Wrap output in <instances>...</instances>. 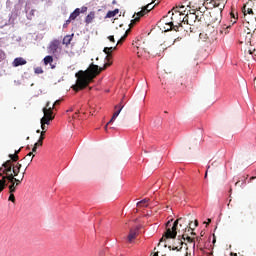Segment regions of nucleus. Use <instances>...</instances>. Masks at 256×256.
<instances>
[{"label":"nucleus","instance_id":"1","mask_svg":"<svg viewBox=\"0 0 256 256\" xmlns=\"http://www.w3.org/2000/svg\"><path fill=\"white\" fill-rule=\"evenodd\" d=\"M127 35L124 36H120V38H118V42L116 44V46L114 47H105L103 52L107 55L106 56V62L104 64V67L99 68L98 65L95 64H90L89 68L86 71H79L78 73H76V84L72 87V89L74 91H82V89H85L89 83H91V81H93V79L95 77H97V75H99V73H101V71H105V69L107 67H111V53H113V51H115V49H117V45H121V43H123L126 39Z\"/></svg>","mask_w":256,"mask_h":256},{"label":"nucleus","instance_id":"2","mask_svg":"<svg viewBox=\"0 0 256 256\" xmlns=\"http://www.w3.org/2000/svg\"><path fill=\"white\" fill-rule=\"evenodd\" d=\"M21 167V163H17L16 166L13 167V170H11V161H6L2 164V167H0V175H6L8 183L15 182V184L19 186L25 177L24 172L21 179L16 178L19 173H21Z\"/></svg>","mask_w":256,"mask_h":256},{"label":"nucleus","instance_id":"3","mask_svg":"<svg viewBox=\"0 0 256 256\" xmlns=\"http://www.w3.org/2000/svg\"><path fill=\"white\" fill-rule=\"evenodd\" d=\"M164 27L165 31H187L183 25H185V13L178 11L177 8L172 9L171 21L166 22Z\"/></svg>","mask_w":256,"mask_h":256},{"label":"nucleus","instance_id":"4","mask_svg":"<svg viewBox=\"0 0 256 256\" xmlns=\"http://www.w3.org/2000/svg\"><path fill=\"white\" fill-rule=\"evenodd\" d=\"M180 223V227H183V225L187 226V219L185 218H178L174 223L172 228H168L165 232V234L163 235V237L161 238L160 241H164V239H175V237H177V226Z\"/></svg>","mask_w":256,"mask_h":256},{"label":"nucleus","instance_id":"5","mask_svg":"<svg viewBox=\"0 0 256 256\" xmlns=\"http://www.w3.org/2000/svg\"><path fill=\"white\" fill-rule=\"evenodd\" d=\"M217 27L211 24H207L204 32L200 33V39H204V41H209V43H213V41L217 40Z\"/></svg>","mask_w":256,"mask_h":256},{"label":"nucleus","instance_id":"6","mask_svg":"<svg viewBox=\"0 0 256 256\" xmlns=\"http://www.w3.org/2000/svg\"><path fill=\"white\" fill-rule=\"evenodd\" d=\"M203 17H205L203 14H200L199 16L196 12L188 10L187 13L184 14V25H190V27H193L197 25V23H201Z\"/></svg>","mask_w":256,"mask_h":256},{"label":"nucleus","instance_id":"7","mask_svg":"<svg viewBox=\"0 0 256 256\" xmlns=\"http://www.w3.org/2000/svg\"><path fill=\"white\" fill-rule=\"evenodd\" d=\"M134 47L135 53H137L138 57H143L145 53H149L147 44L143 40H135L132 43Z\"/></svg>","mask_w":256,"mask_h":256},{"label":"nucleus","instance_id":"8","mask_svg":"<svg viewBox=\"0 0 256 256\" xmlns=\"http://www.w3.org/2000/svg\"><path fill=\"white\" fill-rule=\"evenodd\" d=\"M50 102L46 103V107L43 108L44 117L41 118V121H44V123H51L53 119H55V116H53V109H55V106L50 107Z\"/></svg>","mask_w":256,"mask_h":256},{"label":"nucleus","instance_id":"9","mask_svg":"<svg viewBox=\"0 0 256 256\" xmlns=\"http://www.w3.org/2000/svg\"><path fill=\"white\" fill-rule=\"evenodd\" d=\"M207 25H212L214 27H219L221 23V13L219 12H210L207 16Z\"/></svg>","mask_w":256,"mask_h":256},{"label":"nucleus","instance_id":"10","mask_svg":"<svg viewBox=\"0 0 256 256\" xmlns=\"http://www.w3.org/2000/svg\"><path fill=\"white\" fill-rule=\"evenodd\" d=\"M187 7L194 12L201 11V7H207V2L205 0H189Z\"/></svg>","mask_w":256,"mask_h":256},{"label":"nucleus","instance_id":"11","mask_svg":"<svg viewBox=\"0 0 256 256\" xmlns=\"http://www.w3.org/2000/svg\"><path fill=\"white\" fill-rule=\"evenodd\" d=\"M155 6H152V4H148L146 6H144L142 8V10L140 12L137 13V16L133 21L134 23H136V21H139V17H144L145 15H147V13H149V11L153 10Z\"/></svg>","mask_w":256,"mask_h":256},{"label":"nucleus","instance_id":"12","mask_svg":"<svg viewBox=\"0 0 256 256\" xmlns=\"http://www.w3.org/2000/svg\"><path fill=\"white\" fill-rule=\"evenodd\" d=\"M59 45H61V42L59 40L51 41L48 47L49 53H52V54L57 53V50L59 49Z\"/></svg>","mask_w":256,"mask_h":256},{"label":"nucleus","instance_id":"13","mask_svg":"<svg viewBox=\"0 0 256 256\" xmlns=\"http://www.w3.org/2000/svg\"><path fill=\"white\" fill-rule=\"evenodd\" d=\"M220 3H221V0H217L216 4L213 2H207L206 9H215V7H218V9L220 11H223L225 9V7H221Z\"/></svg>","mask_w":256,"mask_h":256},{"label":"nucleus","instance_id":"14","mask_svg":"<svg viewBox=\"0 0 256 256\" xmlns=\"http://www.w3.org/2000/svg\"><path fill=\"white\" fill-rule=\"evenodd\" d=\"M9 158L10 160V166H11V171H13V167H16L17 165L13 164V163H17V161H19V155L17 154H9Z\"/></svg>","mask_w":256,"mask_h":256},{"label":"nucleus","instance_id":"15","mask_svg":"<svg viewBox=\"0 0 256 256\" xmlns=\"http://www.w3.org/2000/svg\"><path fill=\"white\" fill-rule=\"evenodd\" d=\"M12 65H13V67H19L21 65H27V60H25L22 57H18V58L14 59Z\"/></svg>","mask_w":256,"mask_h":256},{"label":"nucleus","instance_id":"16","mask_svg":"<svg viewBox=\"0 0 256 256\" xmlns=\"http://www.w3.org/2000/svg\"><path fill=\"white\" fill-rule=\"evenodd\" d=\"M177 39H179V37H168L162 45L165 47H171L172 45H175V41H177Z\"/></svg>","mask_w":256,"mask_h":256},{"label":"nucleus","instance_id":"17","mask_svg":"<svg viewBox=\"0 0 256 256\" xmlns=\"http://www.w3.org/2000/svg\"><path fill=\"white\" fill-rule=\"evenodd\" d=\"M115 109H118V110L116 112H114L109 123H113V121H115V119H117L119 117V113H121V111H123V106H121V105L115 106Z\"/></svg>","mask_w":256,"mask_h":256},{"label":"nucleus","instance_id":"18","mask_svg":"<svg viewBox=\"0 0 256 256\" xmlns=\"http://www.w3.org/2000/svg\"><path fill=\"white\" fill-rule=\"evenodd\" d=\"M199 226V221L195 220L194 226H193V222H189L188 226L185 227V232L189 233V231H195V227Z\"/></svg>","mask_w":256,"mask_h":256},{"label":"nucleus","instance_id":"19","mask_svg":"<svg viewBox=\"0 0 256 256\" xmlns=\"http://www.w3.org/2000/svg\"><path fill=\"white\" fill-rule=\"evenodd\" d=\"M7 174L0 175V191H3L7 187Z\"/></svg>","mask_w":256,"mask_h":256},{"label":"nucleus","instance_id":"20","mask_svg":"<svg viewBox=\"0 0 256 256\" xmlns=\"http://www.w3.org/2000/svg\"><path fill=\"white\" fill-rule=\"evenodd\" d=\"M137 233H139L138 229H131L128 235V241L131 243L137 237Z\"/></svg>","mask_w":256,"mask_h":256},{"label":"nucleus","instance_id":"21","mask_svg":"<svg viewBox=\"0 0 256 256\" xmlns=\"http://www.w3.org/2000/svg\"><path fill=\"white\" fill-rule=\"evenodd\" d=\"M79 15H81V9L76 8L71 14H70V20L75 21Z\"/></svg>","mask_w":256,"mask_h":256},{"label":"nucleus","instance_id":"22","mask_svg":"<svg viewBox=\"0 0 256 256\" xmlns=\"http://www.w3.org/2000/svg\"><path fill=\"white\" fill-rule=\"evenodd\" d=\"M93 19H95V12H90L85 18L86 25H90V23H93Z\"/></svg>","mask_w":256,"mask_h":256},{"label":"nucleus","instance_id":"23","mask_svg":"<svg viewBox=\"0 0 256 256\" xmlns=\"http://www.w3.org/2000/svg\"><path fill=\"white\" fill-rule=\"evenodd\" d=\"M149 198H144L137 203V207H149Z\"/></svg>","mask_w":256,"mask_h":256},{"label":"nucleus","instance_id":"24","mask_svg":"<svg viewBox=\"0 0 256 256\" xmlns=\"http://www.w3.org/2000/svg\"><path fill=\"white\" fill-rule=\"evenodd\" d=\"M71 41H73V34L72 35H66L63 38V45H71Z\"/></svg>","mask_w":256,"mask_h":256},{"label":"nucleus","instance_id":"25","mask_svg":"<svg viewBox=\"0 0 256 256\" xmlns=\"http://www.w3.org/2000/svg\"><path fill=\"white\" fill-rule=\"evenodd\" d=\"M118 14H119V9H115L113 11H108L106 14V18L111 19V18L115 17V15H118Z\"/></svg>","mask_w":256,"mask_h":256},{"label":"nucleus","instance_id":"26","mask_svg":"<svg viewBox=\"0 0 256 256\" xmlns=\"http://www.w3.org/2000/svg\"><path fill=\"white\" fill-rule=\"evenodd\" d=\"M9 193H15V191L17 190L18 185L15 182H9Z\"/></svg>","mask_w":256,"mask_h":256},{"label":"nucleus","instance_id":"27","mask_svg":"<svg viewBox=\"0 0 256 256\" xmlns=\"http://www.w3.org/2000/svg\"><path fill=\"white\" fill-rule=\"evenodd\" d=\"M182 239H184V241L186 240L188 243H193V249H195V238H191L190 236H186L185 238V234L182 235Z\"/></svg>","mask_w":256,"mask_h":256},{"label":"nucleus","instance_id":"28","mask_svg":"<svg viewBox=\"0 0 256 256\" xmlns=\"http://www.w3.org/2000/svg\"><path fill=\"white\" fill-rule=\"evenodd\" d=\"M44 61V65H51V63H53V56H46L43 59Z\"/></svg>","mask_w":256,"mask_h":256},{"label":"nucleus","instance_id":"29","mask_svg":"<svg viewBox=\"0 0 256 256\" xmlns=\"http://www.w3.org/2000/svg\"><path fill=\"white\" fill-rule=\"evenodd\" d=\"M40 123H41V129L42 131H45V133H47V125L50 124V122H45L43 120H40Z\"/></svg>","mask_w":256,"mask_h":256},{"label":"nucleus","instance_id":"30","mask_svg":"<svg viewBox=\"0 0 256 256\" xmlns=\"http://www.w3.org/2000/svg\"><path fill=\"white\" fill-rule=\"evenodd\" d=\"M180 247L179 246H173L172 251H181L183 249V241H179Z\"/></svg>","mask_w":256,"mask_h":256},{"label":"nucleus","instance_id":"31","mask_svg":"<svg viewBox=\"0 0 256 256\" xmlns=\"http://www.w3.org/2000/svg\"><path fill=\"white\" fill-rule=\"evenodd\" d=\"M27 157H31L28 163V165H31V163L33 162V157H35V155H33V152H30L24 157V159H27Z\"/></svg>","mask_w":256,"mask_h":256},{"label":"nucleus","instance_id":"32","mask_svg":"<svg viewBox=\"0 0 256 256\" xmlns=\"http://www.w3.org/2000/svg\"><path fill=\"white\" fill-rule=\"evenodd\" d=\"M34 73H36V75H42V73H44L43 68L42 67H36L34 69Z\"/></svg>","mask_w":256,"mask_h":256},{"label":"nucleus","instance_id":"33","mask_svg":"<svg viewBox=\"0 0 256 256\" xmlns=\"http://www.w3.org/2000/svg\"><path fill=\"white\" fill-rule=\"evenodd\" d=\"M121 35H123V30H117V31L115 32V37H116V39L121 38V37H122Z\"/></svg>","mask_w":256,"mask_h":256},{"label":"nucleus","instance_id":"34","mask_svg":"<svg viewBox=\"0 0 256 256\" xmlns=\"http://www.w3.org/2000/svg\"><path fill=\"white\" fill-rule=\"evenodd\" d=\"M177 11H181V13H184L187 15V10H185V6L176 7Z\"/></svg>","mask_w":256,"mask_h":256},{"label":"nucleus","instance_id":"35","mask_svg":"<svg viewBox=\"0 0 256 256\" xmlns=\"http://www.w3.org/2000/svg\"><path fill=\"white\" fill-rule=\"evenodd\" d=\"M6 55H5V52L3 50H0V63L1 61H4Z\"/></svg>","mask_w":256,"mask_h":256},{"label":"nucleus","instance_id":"36","mask_svg":"<svg viewBox=\"0 0 256 256\" xmlns=\"http://www.w3.org/2000/svg\"><path fill=\"white\" fill-rule=\"evenodd\" d=\"M34 147H43V140H39L34 144Z\"/></svg>","mask_w":256,"mask_h":256},{"label":"nucleus","instance_id":"37","mask_svg":"<svg viewBox=\"0 0 256 256\" xmlns=\"http://www.w3.org/2000/svg\"><path fill=\"white\" fill-rule=\"evenodd\" d=\"M45 133H46L45 131L40 132V137H39L40 141H45Z\"/></svg>","mask_w":256,"mask_h":256},{"label":"nucleus","instance_id":"38","mask_svg":"<svg viewBox=\"0 0 256 256\" xmlns=\"http://www.w3.org/2000/svg\"><path fill=\"white\" fill-rule=\"evenodd\" d=\"M8 201H11L12 203H15V195L13 193H10Z\"/></svg>","mask_w":256,"mask_h":256},{"label":"nucleus","instance_id":"39","mask_svg":"<svg viewBox=\"0 0 256 256\" xmlns=\"http://www.w3.org/2000/svg\"><path fill=\"white\" fill-rule=\"evenodd\" d=\"M108 40L110 43H115V35L108 36Z\"/></svg>","mask_w":256,"mask_h":256},{"label":"nucleus","instance_id":"40","mask_svg":"<svg viewBox=\"0 0 256 256\" xmlns=\"http://www.w3.org/2000/svg\"><path fill=\"white\" fill-rule=\"evenodd\" d=\"M229 29H231V25L225 26L224 27V33L225 35H227V33H229Z\"/></svg>","mask_w":256,"mask_h":256},{"label":"nucleus","instance_id":"41","mask_svg":"<svg viewBox=\"0 0 256 256\" xmlns=\"http://www.w3.org/2000/svg\"><path fill=\"white\" fill-rule=\"evenodd\" d=\"M57 105H61V100H56L52 107H54V109H55V107H57Z\"/></svg>","mask_w":256,"mask_h":256},{"label":"nucleus","instance_id":"42","mask_svg":"<svg viewBox=\"0 0 256 256\" xmlns=\"http://www.w3.org/2000/svg\"><path fill=\"white\" fill-rule=\"evenodd\" d=\"M226 3H227V0H221V3L218 5H220V7H225Z\"/></svg>","mask_w":256,"mask_h":256},{"label":"nucleus","instance_id":"43","mask_svg":"<svg viewBox=\"0 0 256 256\" xmlns=\"http://www.w3.org/2000/svg\"><path fill=\"white\" fill-rule=\"evenodd\" d=\"M80 13H87V6H83L80 10Z\"/></svg>","mask_w":256,"mask_h":256},{"label":"nucleus","instance_id":"44","mask_svg":"<svg viewBox=\"0 0 256 256\" xmlns=\"http://www.w3.org/2000/svg\"><path fill=\"white\" fill-rule=\"evenodd\" d=\"M206 3H209V2H212V3H214V5H216L217 4V0H204Z\"/></svg>","mask_w":256,"mask_h":256},{"label":"nucleus","instance_id":"45","mask_svg":"<svg viewBox=\"0 0 256 256\" xmlns=\"http://www.w3.org/2000/svg\"><path fill=\"white\" fill-rule=\"evenodd\" d=\"M247 13H248V15H253V9L248 8V9H247Z\"/></svg>","mask_w":256,"mask_h":256},{"label":"nucleus","instance_id":"46","mask_svg":"<svg viewBox=\"0 0 256 256\" xmlns=\"http://www.w3.org/2000/svg\"><path fill=\"white\" fill-rule=\"evenodd\" d=\"M32 153H37V146H33Z\"/></svg>","mask_w":256,"mask_h":256},{"label":"nucleus","instance_id":"47","mask_svg":"<svg viewBox=\"0 0 256 256\" xmlns=\"http://www.w3.org/2000/svg\"><path fill=\"white\" fill-rule=\"evenodd\" d=\"M19 153H21V148L18 149V150H16L15 153H14V155H19Z\"/></svg>","mask_w":256,"mask_h":256},{"label":"nucleus","instance_id":"48","mask_svg":"<svg viewBox=\"0 0 256 256\" xmlns=\"http://www.w3.org/2000/svg\"><path fill=\"white\" fill-rule=\"evenodd\" d=\"M183 195H185V192H180V194H178V197H180V199H181V197H183Z\"/></svg>","mask_w":256,"mask_h":256},{"label":"nucleus","instance_id":"49","mask_svg":"<svg viewBox=\"0 0 256 256\" xmlns=\"http://www.w3.org/2000/svg\"><path fill=\"white\" fill-rule=\"evenodd\" d=\"M78 115H79V113L76 112V113L73 115V119H77Z\"/></svg>","mask_w":256,"mask_h":256},{"label":"nucleus","instance_id":"50","mask_svg":"<svg viewBox=\"0 0 256 256\" xmlns=\"http://www.w3.org/2000/svg\"><path fill=\"white\" fill-rule=\"evenodd\" d=\"M111 123H107L106 125H105V131H107V127H109V125H110Z\"/></svg>","mask_w":256,"mask_h":256},{"label":"nucleus","instance_id":"51","mask_svg":"<svg viewBox=\"0 0 256 256\" xmlns=\"http://www.w3.org/2000/svg\"><path fill=\"white\" fill-rule=\"evenodd\" d=\"M71 19L69 18L67 21H66V24L68 25V23H71Z\"/></svg>","mask_w":256,"mask_h":256},{"label":"nucleus","instance_id":"52","mask_svg":"<svg viewBox=\"0 0 256 256\" xmlns=\"http://www.w3.org/2000/svg\"><path fill=\"white\" fill-rule=\"evenodd\" d=\"M253 179H256V177H255V176H252V177L250 178V181H253Z\"/></svg>","mask_w":256,"mask_h":256},{"label":"nucleus","instance_id":"53","mask_svg":"<svg viewBox=\"0 0 256 256\" xmlns=\"http://www.w3.org/2000/svg\"><path fill=\"white\" fill-rule=\"evenodd\" d=\"M190 235H195V232H193V230H191Z\"/></svg>","mask_w":256,"mask_h":256},{"label":"nucleus","instance_id":"54","mask_svg":"<svg viewBox=\"0 0 256 256\" xmlns=\"http://www.w3.org/2000/svg\"><path fill=\"white\" fill-rule=\"evenodd\" d=\"M231 256H237V253H231Z\"/></svg>","mask_w":256,"mask_h":256},{"label":"nucleus","instance_id":"55","mask_svg":"<svg viewBox=\"0 0 256 256\" xmlns=\"http://www.w3.org/2000/svg\"><path fill=\"white\" fill-rule=\"evenodd\" d=\"M231 16L233 17V19H235V14L231 13Z\"/></svg>","mask_w":256,"mask_h":256},{"label":"nucleus","instance_id":"56","mask_svg":"<svg viewBox=\"0 0 256 256\" xmlns=\"http://www.w3.org/2000/svg\"><path fill=\"white\" fill-rule=\"evenodd\" d=\"M211 223V219H208V223H207V225H209Z\"/></svg>","mask_w":256,"mask_h":256},{"label":"nucleus","instance_id":"57","mask_svg":"<svg viewBox=\"0 0 256 256\" xmlns=\"http://www.w3.org/2000/svg\"><path fill=\"white\" fill-rule=\"evenodd\" d=\"M36 133H41V130H37Z\"/></svg>","mask_w":256,"mask_h":256},{"label":"nucleus","instance_id":"58","mask_svg":"<svg viewBox=\"0 0 256 256\" xmlns=\"http://www.w3.org/2000/svg\"><path fill=\"white\" fill-rule=\"evenodd\" d=\"M169 223H171L170 221H168V223H167V227H169Z\"/></svg>","mask_w":256,"mask_h":256},{"label":"nucleus","instance_id":"59","mask_svg":"<svg viewBox=\"0 0 256 256\" xmlns=\"http://www.w3.org/2000/svg\"><path fill=\"white\" fill-rule=\"evenodd\" d=\"M205 178H207V171H206V173H205Z\"/></svg>","mask_w":256,"mask_h":256},{"label":"nucleus","instance_id":"60","mask_svg":"<svg viewBox=\"0 0 256 256\" xmlns=\"http://www.w3.org/2000/svg\"><path fill=\"white\" fill-rule=\"evenodd\" d=\"M51 69H55V66H51Z\"/></svg>","mask_w":256,"mask_h":256},{"label":"nucleus","instance_id":"61","mask_svg":"<svg viewBox=\"0 0 256 256\" xmlns=\"http://www.w3.org/2000/svg\"><path fill=\"white\" fill-rule=\"evenodd\" d=\"M220 33L223 34V30H220Z\"/></svg>","mask_w":256,"mask_h":256},{"label":"nucleus","instance_id":"62","mask_svg":"<svg viewBox=\"0 0 256 256\" xmlns=\"http://www.w3.org/2000/svg\"><path fill=\"white\" fill-rule=\"evenodd\" d=\"M235 185H239V182H236V184Z\"/></svg>","mask_w":256,"mask_h":256},{"label":"nucleus","instance_id":"63","mask_svg":"<svg viewBox=\"0 0 256 256\" xmlns=\"http://www.w3.org/2000/svg\"><path fill=\"white\" fill-rule=\"evenodd\" d=\"M247 14H246V12L244 11V16H246Z\"/></svg>","mask_w":256,"mask_h":256},{"label":"nucleus","instance_id":"64","mask_svg":"<svg viewBox=\"0 0 256 256\" xmlns=\"http://www.w3.org/2000/svg\"><path fill=\"white\" fill-rule=\"evenodd\" d=\"M185 256H189V254L188 253H186V255Z\"/></svg>","mask_w":256,"mask_h":256}]
</instances>
